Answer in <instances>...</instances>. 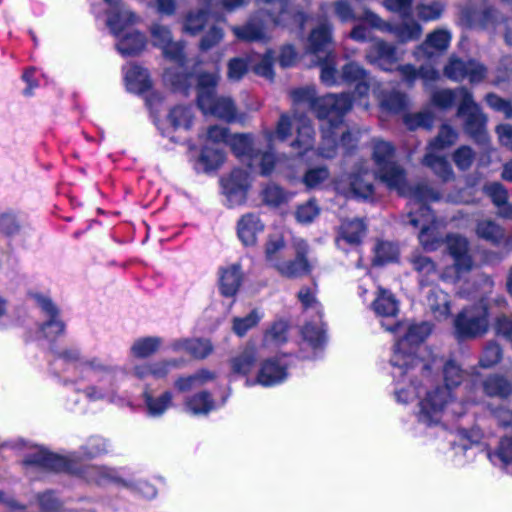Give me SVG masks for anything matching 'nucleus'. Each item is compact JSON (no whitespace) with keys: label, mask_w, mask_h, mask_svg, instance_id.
Segmentation results:
<instances>
[{"label":"nucleus","mask_w":512,"mask_h":512,"mask_svg":"<svg viewBox=\"0 0 512 512\" xmlns=\"http://www.w3.org/2000/svg\"><path fill=\"white\" fill-rule=\"evenodd\" d=\"M227 144L237 158L247 161L251 169L257 166L261 175H268L274 168L275 157L272 153H261L254 147L250 134H234L229 137Z\"/></svg>","instance_id":"9b49d317"},{"label":"nucleus","mask_w":512,"mask_h":512,"mask_svg":"<svg viewBox=\"0 0 512 512\" xmlns=\"http://www.w3.org/2000/svg\"><path fill=\"white\" fill-rule=\"evenodd\" d=\"M215 378L214 372L202 369L194 374L178 377L174 381V388L179 393H186L212 382Z\"/></svg>","instance_id":"f704fd0d"},{"label":"nucleus","mask_w":512,"mask_h":512,"mask_svg":"<svg viewBox=\"0 0 512 512\" xmlns=\"http://www.w3.org/2000/svg\"><path fill=\"white\" fill-rule=\"evenodd\" d=\"M303 343L313 350L311 354H304L303 358H312L316 356V351L322 348L325 343L326 337L323 329V324L320 320L307 323L302 329Z\"/></svg>","instance_id":"c9c22d12"},{"label":"nucleus","mask_w":512,"mask_h":512,"mask_svg":"<svg viewBox=\"0 0 512 512\" xmlns=\"http://www.w3.org/2000/svg\"><path fill=\"white\" fill-rule=\"evenodd\" d=\"M296 131V138L291 143V147L298 151L299 154H304L314 147L315 131L311 125V121L302 115L294 114L291 118L287 114L281 115L275 132H267L266 138L269 143L274 139L280 141L287 140Z\"/></svg>","instance_id":"9d476101"},{"label":"nucleus","mask_w":512,"mask_h":512,"mask_svg":"<svg viewBox=\"0 0 512 512\" xmlns=\"http://www.w3.org/2000/svg\"><path fill=\"white\" fill-rule=\"evenodd\" d=\"M294 105L307 104L317 115L321 123L322 143L318 154L324 158H333L341 145L352 149L358 141V133L346 129L344 115L351 109L352 100L348 94H328L316 98L313 87H302L291 91Z\"/></svg>","instance_id":"7ed1b4c3"},{"label":"nucleus","mask_w":512,"mask_h":512,"mask_svg":"<svg viewBox=\"0 0 512 512\" xmlns=\"http://www.w3.org/2000/svg\"><path fill=\"white\" fill-rule=\"evenodd\" d=\"M34 462L54 471L75 472L71 465V462L67 458L61 457L50 452L41 451Z\"/></svg>","instance_id":"09e8293b"},{"label":"nucleus","mask_w":512,"mask_h":512,"mask_svg":"<svg viewBox=\"0 0 512 512\" xmlns=\"http://www.w3.org/2000/svg\"><path fill=\"white\" fill-rule=\"evenodd\" d=\"M244 280L245 274L239 262L229 263L218 269V287L224 297H235Z\"/></svg>","instance_id":"5701e85b"},{"label":"nucleus","mask_w":512,"mask_h":512,"mask_svg":"<svg viewBox=\"0 0 512 512\" xmlns=\"http://www.w3.org/2000/svg\"><path fill=\"white\" fill-rule=\"evenodd\" d=\"M215 409V401L207 391L188 395L183 401V410L193 416H205Z\"/></svg>","instance_id":"72a5a7b5"},{"label":"nucleus","mask_w":512,"mask_h":512,"mask_svg":"<svg viewBox=\"0 0 512 512\" xmlns=\"http://www.w3.org/2000/svg\"><path fill=\"white\" fill-rule=\"evenodd\" d=\"M164 341L158 336L140 337L130 346V354L134 358L145 359L157 353Z\"/></svg>","instance_id":"ea45409f"},{"label":"nucleus","mask_w":512,"mask_h":512,"mask_svg":"<svg viewBox=\"0 0 512 512\" xmlns=\"http://www.w3.org/2000/svg\"><path fill=\"white\" fill-rule=\"evenodd\" d=\"M336 189L346 197L371 198L374 189L371 183V174L367 168V162H360L345 180L341 179L338 181Z\"/></svg>","instance_id":"4468645a"},{"label":"nucleus","mask_w":512,"mask_h":512,"mask_svg":"<svg viewBox=\"0 0 512 512\" xmlns=\"http://www.w3.org/2000/svg\"><path fill=\"white\" fill-rule=\"evenodd\" d=\"M174 351H185L195 358H205L212 352V345L206 339H178L172 342Z\"/></svg>","instance_id":"4c0bfd02"},{"label":"nucleus","mask_w":512,"mask_h":512,"mask_svg":"<svg viewBox=\"0 0 512 512\" xmlns=\"http://www.w3.org/2000/svg\"><path fill=\"white\" fill-rule=\"evenodd\" d=\"M393 159L394 148L392 145L382 140H375L373 144L375 175L389 189L409 197L408 223L421 229L419 240L424 249L434 251L440 246V237L436 231L435 217L427 204L438 201L440 195L426 185L411 188L406 182L404 170Z\"/></svg>","instance_id":"f03ea898"},{"label":"nucleus","mask_w":512,"mask_h":512,"mask_svg":"<svg viewBox=\"0 0 512 512\" xmlns=\"http://www.w3.org/2000/svg\"><path fill=\"white\" fill-rule=\"evenodd\" d=\"M458 138V133L450 125L441 126L437 137L429 143L427 150L439 151L453 145Z\"/></svg>","instance_id":"3c124183"},{"label":"nucleus","mask_w":512,"mask_h":512,"mask_svg":"<svg viewBox=\"0 0 512 512\" xmlns=\"http://www.w3.org/2000/svg\"><path fill=\"white\" fill-rule=\"evenodd\" d=\"M365 231V224L360 219L343 222L337 238L338 247L342 248L344 242L350 245H358L365 235Z\"/></svg>","instance_id":"e433bc0d"},{"label":"nucleus","mask_w":512,"mask_h":512,"mask_svg":"<svg viewBox=\"0 0 512 512\" xmlns=\"http://www.w3.org/2000/svg\"><path fill=\"white\" fill-rule=\"evenodd\" d=\"M263 230L264 224L252 213L243 215L237 222V236L245 246H254Z\"/></svg>","instance_id":"7c9ffc66"},{"label":"nucleus","mask_w":512,"mask_h":512,"mask_svg":"<svg viewBox=\"0 0 512 512\" xmlns=\"http://www.w3.org/2000/svg\"><path fill=\"white\" fill-rule=\"evenodd\" d=\"M249 65L255 74L265 77L269 80L273 79V55L271 51H267L264 55H252L249 57Z\"/></svg>","instance_id":"8fccbe9b"},{"label":"nucleus","mask_w":512,"mask_h":512,"mask_svg":"<svg viewBox=\"0 0 512 512\" xmlns=\"http://www.w3.org/2000/svg\"><path fill=\"white\" fill-rule=\"evenodd\" d=\"M364 20L372 27L379 29L382 32H389L394 34L400 42H408L417 40L422 34L421 26L412 19H404L399 25H392L383 21L380 17L371 11H365Z\"/></svg>","instance_id":"a211bd4d"},{"label":"nucleus","mask_w":512,"mask_h":512,"mask_svg":"<svg viewBox=\"0 0 512 512\" xmlns=\"http://www.w3.org/2000/svg\"><path fill=\"white\" fill-rule=\"evenodd\" d=\"M332 27L328 23H323L313 29L309 38L307 50L316 58L312 62L321 66V80L324 84L331 86L339 82V76L336 70L335 55L329 50L331 44Z\"/></svg>","instance_id":"1a4fd4ad"},{"label":"nucleus","mask_w":512,"mask_h":512,"mask_svg":"<svg viewBox=\"0 0 512 512\" xmlns=\"http://www.w3.org/2000/svg\"><path fill=\"white\" fill-rule=\"evenodd\" d=\"M83 477L88 481L95 482L100 485L108 483H119L124 487L137 490L145 498H153L156 495V489L153 485L146 481H138L135 486L127 482L118 475V473L107 467L87 466L82 472Z\"/></svg>","instance_id":"2eb2a0df"},{"label":"nucleus","mask_w":512,"mask_h":512,"mask_svg":"<svg viewBox=\"0 0 512 512\" xmlns=\"http://www.w3.org/2000/svg\"><path fill=\"white\" fill-rule=\"evenodd\" d=\"M124 79L127 89L134 93H142L150 87L148 71L138 65H128Z\"/></svg>","instance_id":"58836bf2"},{"label":"nucleus","mask_w":512,"mask_h":512,"mask_svg":"<svg viewBox=\"0 0 512 512\" xmlns=\"http://www.w3.org/2000/svg\"><path fill=\"white\" fill-rule=\"evenodd\" d=\"M224 159L225 155L220 149L204 144L198 163L203 171L209 172L219 168Z\"/></svg>","instance_id":"de8ad7c7"},{"label":"nucleus","mask_w":512,"mask_h":512,"mask_svg":"<svg viewBox=\"0 0 512 512\" xmlns=\"http://www.w3.org/2000/svg\"><path fill=\"white\" fill-rule=\"evenodd\" d=\"M250 185V175L242 169H235L222 179V187L231 206L239 205L246 199Z\"/></svg>","instance_id":"b1692460"},{"label":"nucleus","mask_w":512,"mask_h":512,"mask_svg":"<svg viewBox=\"0 0 512 512\" xmlns=\"http://www.w3.org/2000/svg\"><path fill=\"white\" fill-rule=\"evenodd\" d=\"M486 394L490 397L504 398L512 393V384L504 377L494 375L488 377L482 385V389L470 387L467 396L466 403L476 404L481 401L480 394Z\"/></svg>","instance_id":"393cba45"},{"label":"nucleus","mask_w":512,"mask_h":512,"mask_svg":"<svg viewBox=\"0 0 512 512\" xmlns=\"http://www.w3.org/2000/svg\"><path fill=\"white\" fill-rule=\"evenodd\" d=\"M293 246L296 252V258L287 261L280 260L274 267L281 275L288 278H296L310 271V266L306 259L308 252L307 242L301 238H296L293 241Z\"/></svg>","instance_id":"4be33fe9"},{"label":"nucleus","mask_w":512,"mask_h":512,"mask_svg":"<svg viewBox=\"0 0 512 512\" xmlns=\"http://www.w3.org/2000/svg\"><path fill=\"white\" fill-rule=\"evenodd\" d=\"M231 135L228 133V129L221 125L210 126L201 138L204 140V144L208 146L217 145L220 143H226Z\"/></svg>","instance_id":"4d7b16f0"},{"label":"nucleus","mask_w":512,"mask_h":512,"mask_svg":"<svg viewBox=\"0 0 512 512\" xmlns=\"http://www.w3.org/2000/svg\"><path fill=\"white\" fill-rule=\"evenodd\" d=\"M151 42L162 51L163 56L183 69L186 58L184 46L180 41H174L169 27L154 23L149 28Z\"/></svg>","instance_id":"ddd939ff"},{"label":"nucleus","mask_w":512,"mask_h":512,"mask_svg":"<svg viewBox=\"0 0 512 512\" xmlns=\"http://www.w3.org/2000/svg\"><path fill=\"white\" fill-rule=\"evenodd\" d=\"M371 64L378 65L383 70H391L393 64L400 60L396 47L383 40H376L366 54Z\"/></svg>","instance_id":"c85d7f7f"},{"label":"nucleus","mask_w":512,"mask_h":512,"mask_svg":"<svg viewBox=\"0 0 512 512\" xmlns=\"http://www.w3.org/2000/svg\"><path fill=\"white\" fill-rule=\"evenodd\" d=\"M502 357V350L495 342H489L482 353L480 358V365L485 368L492 367L497 364Z\"/></svg>","instance_id":"0e129e2a"},{"label":"nucleus","mask_w":512,"mask_h":512,"mask_svg":"<svg viewBox=\"0 0 512 512\" xmlns=\"http://www.w3.org/2000/svg\"><path fill=\"white\" fill-rule=\"evenodd\" d=\"M404 122L409 129H416L418 127L430 128L433 124V117L428 112L407 114L404 117Z\"/></svg>","instance_id":"69168bd1"},{"label":"nucleus","mask_w":512,"mask_h":512,"mask_svg":"<svg viewBox=\"0 0 512 512\" xmlns=\"http://www.w3.org/2000/svg\"><path fill=\"white\" fill-rule=\"evenodd\" d=\"M284 246L285 243L281 236H273L268 239L265 246V256L267 262L272 267H275V264L280 262L279 252L283 250Z\"/></svg>","instance_id":"bf43d9fd"},{"label":"nucleus","mask_w":512,"mask_h":512,"mask_svg":"<svg viewBox=\"0 0 512 512\" xmlns=\"http://www.w3.org/2000/svg\"><path fill=\"white\" fill-rule=\"evenodd\" d=\"M443 5L440 2L417 6V15L424 21L436 20L441 16Z\"/></svg>","instance_id":"338daca9"},{"label":"nucleus","mask_w":512,"mask_h":512,"mask_svg":"<svg viewBox=\"0 0 512 512\" xmlns=\"http://www.w3.org/2000/svg\"><path fill=\"white\" fill-rule=\"evenodd\" d=\"M61 360L66 362L80 375L87 377L110 376L115 368L99 358L85 359L81 357L77 349H68L61 355Z\"/></svg>","instance_id":"dca6fc26"},{"label":"nucleus","mask_w":512,"mask_h":512,"mask_svg":"<svg viewBox=\"0 0 512 512\" xmlns=\"http://www.w3.org/2000/svg\"><path fill=\"white\" fill-rule=\"evenodd\" d=\"M329 178V171L326 167H316L309 169L304 177L303 182L307 188H318Z\"/></svg>","instance_id":"e2e57ef3"},{"label":"nucleus","mask_w":512,"mask_h":512,"mask_svg":"<svg viewBox=\"0 0 512 512\" xmlns=\"http://www.w3.org/2000/svg\"><path fill=\"white\" fill-rule=\"evenodd\" d=\"M375 314L381 318L382 327L394 334L395 344L391 356L392 376L400 377L404 374V367L411 364L412 369L420 364L412 354L415 351L423 350L430 354L422 343L431 333V325L427 322H414L403 320L390 323L391 319L399 312L398 302L393 294L385 289L379 288L376 299L372 303Z\"/></svg>","instance_id":"20e7f679"},{"label":"nucleus","mask_w":512,"mask_h":512,"mask_svg":"<svg viewBox=\"0 0 512 512\" xmlns=\"http://www.w3.org/2000/svg\"><path fill=\"white\" fill-rule=\"evenodd\" d=\"M460 99L458 116L465 118V131L477 142L486 143L485 132L486 117L479 106L474 102L472 93L465 87L456 90L442 89L433 93L432 101L441 108L450 107L455 99Z\"/></svg>","instance_id":"423d86ee"},{"label":"nucleus","mask_w":512,"mask_h":512,"mask_svg":"<svg viewBox=\"0 0 512 512\" xmlns=\"http://www.w3.org/2000/svg\"><path fill=\"white\" fill-rule=\"evenodd\" d=\"M474 160V152L468 146L459 147L453 154V161L455 165L461 169H468Z\"/></svg>","instance_id":"774afa93"},{"label":"nucleus","mask_w":512,"mask_h":512,"mask_svg":"<svg viewBox=\"0 0 512 512\" xmlns=\"http://www.w3.org/2000/svg\"><path fill=\"white\" fill-rule=\"evenodd\" d=\"M411 264L413 265V268L419 273L421 276V284L424 283V278H427L428 280H434L437 278V270L434 262L420 254L413 255L411 258Z\"/></svg>","instance_id":"603ef678"},{"label":"nucleus","mask_w":512,"mask_h":512,"mask_svg":"<svg viewBox=\"0 0 512 512\" xmlns=\"http://www.w3.org/2000/svg\"><path fill=\"white\" fill-rule=\"evenodd\" d=\"M320 213V209L315 201L310 200L299 205L295 211L296 220L302 224L311 223Z\"/></svg>","instance_id":"680f3d73"},{"label":"nucleus","mask_w":512,"mask_h":512,"mask_svg":"<svg viewBox=\"0 0 512 512\" xmlns=\"http://www.w3.org/2000/svg\"><path fill=\"white\" fill-rule=\"evenodd\" d=\"M143 401L147 415L158 418L174 406V393L171 390H165L158 395H153L146 389L143 392Z\"/></svg>","instance_id":"2f4dec72"},{"label":"nucleus","mask_w":512,"mask_h":512,"mask_svg":"<svg viewBox=\"0 0 512 512\" xmlns=\"http://www.w3.org/2000/svg\"><path fill=\"white\" fill-rule=\"evenodd\" d=\"M256 359V348L253 345L246 346L230 360L231 369L236 374L247 376L254 368Z\"/></svg>","instance_id":"a19ab883"},{"label":"nucleus","mask_w":512,"mask_h":512,"mask_svg":"<svg viewBox=\"0 0 512 512\" xmlns=\"http://www.w3.org/2000/svg\"><path fill=\"white\" fill-rule=\"evenodd\" d=\"M288 377L287 363L283 358H269L264 360L258 369L255 379L247 378L245 385H261L271 387L284 382Z\"/></svg>","instance_id":"6ab92c4d"},{"label":"nucleus","mask_w":512,"mask_h":512,"mask_svg":"<svg viewBox=\"0 0 512 512\" xmlns=\"http://www.w3.org/2000/svg\"><path fill=\"white\" fill-rule=\"evenodd\" d=\"M193 111L189 106H175L170 110L167 121L171 128L177 130H188L193 122Z\"/></svg>","instance_id":"49530a36"},{"label":"nucleus","mask_w":512,"mask_h":512,"mask_svg":"<svg viewBox=\"0 0 512 512\" xmlns=\"http://www.w3.org/2000/svg\"><path fill=\"white\" fill-rule=\"evenodd\" d=\"M208 22V13L200 10L197 13H189L184 22V30L192 35L197 34Z\"/></svg>","instance_id":"13d9d810"},{"label":"nucleus","mask_w":512,"mask_h":512,"mask_svg":"<svg viewBox=\"0 0 512 512\" xmlns=\"http://www.w3.org/2000/svg\"><path fill=\"white\" fill-rule=\"evenodd\" d=\"M426 306L436 320L447 319L450 315L449 296L438 287L430 288L426 292Z\"/></svg>","instance_id":"473e14b6"},{"label":"nucleus","mask_w":512,"mask_h":512,"mask_svg":"<svg viewBox=\"0 0 512 512\" xmlns=\"http://www.w3.org/2000/svg\"><path fill=\"white\" fill-rule=\"evenodd\" d=\"M457 338H474L484 334L488 329L487 308L482 303L463 309L454 319Z\"/></svg>","instance_id":"f8f14e48"},{"label":"nucleus","mask_w":512,"mask_h":512,"mask_svg":"<svg viewBox=\"0 0 512 512\" xmlns=\"http://www.w3.org/2000/svg\"><path fill=\"white\" fill-rule=\"evenodd\" d=\"M444 75L452 81L459 82L467 78L471 84H477L485 79L487 69L476 60L464 61L451 56L444 67Z\"/></svg>","instance_id":"f3484780"},{"label":"nucleus","mask_w":512,"mask_h":512,"mask_svg":"<svg viewBox=\"0 0 512 512\" xmlns=\"http://www.w3.org/2000/svg\"><path fill=\"white\" fill-rule=\"evenodd\" d=\"M423 350L415 351L412 355L420 362L414 369L411 364L404 367V374L394 378L395 396L400 403H407L414 397H419L418 421L426 426L438 425L444 413L453 415L464 414L469 403L453 399V390L465 379L466 371L454 360H447L442 366V379L444 386H436L426 389L432 384V368L439 367L442 363L432 352Z\"/></svg>","instance_id":"f257e3e1"},{"label":"nucleus","mask_w":512,"mask_h":512,"mask_svg":"<svg viewBox=\"0 0 512 512\" xmlns=\"http://www.w3.org/2000/svg\"><path fill=\"white\" fill-rule=\"evenodd\" d=\"M341 80L347 83H355L354 101L359 100L364 109H368L369 103L366 100L371 79L367 72L357 63L351 62L342 68Z\"/></svg>","instance_id":"412c9836"},{"label":"nucleus","mask_w":512,"mask_h":512,"mask_svg":"<svg viewBox=\"0 0 512 512\" xmlns=\"http://www.w3.org/2000/svg\"><path fill=\"white\" fill-rule=\"evenodd\" d=\"M288 324L284 320L275 321L264 335L267 344L279 345L287 340Z\"/></svg>","instance_id":"5fc2aeb1"},{"label":"nucleus","mask_w":512,"mask_h":512,"mask_svg":"<svg viewBox=\"0 0 512 512\" xmlns=\"http://www.w3.org/2000/svg\"><path fill=\"white\" fill-rule=\"evenodd\" d=\"M151 377L155 379H163L165 378L172 369L178 368L180 366V362L175 359H162L157 361H151Z\"/></svg>","instance_id":"052dcab7"},{"label":"nucleus","mask_w":512,"mask_h":512,"mask_svg":"<svg viewBox=\"0 0 512 512\" xmlns=\"http://www.w3.org/2000/svg\"><path fill=\"white\" fill-rule=\"evenodd\" d=\"M139 21L140 17L130 10H121L105 20L106 26L116 38V48L123 56L137 55L146 46L145 35L132 27Z\"/></svg>","instance_id":"6e6552de"},{"label":"nucleus","mask_w":512,"mask_h":512,"mask_svg":"<svg viewBox=\"0 0 512 512\" xmlns=\"http://www.w3.org/2000/svg\"><path fill=\"white\" fill-rule=\"evenodd\" d=\"M78 392H81L84 397L89 401H108L110 403L126 406L130 405V400L126 396L119 395L112 383L109 387L106 386V382L101 380L97 385H90L85 388H77Z\"/></svg>","instance_id":"cd10ccee"},{"label":"nucleus","mask_w":512,"mask_h":512,"mask_svg":"<svg viewBox=\"0 0 512 512\" xmlns=\"http://www.w3.org/2000/svg\"><path fill=\"white\" fill-rule=\"evenodd\" d=\"M398 248L396 245L390 242H380L375 248V259L376 264H385L396 261L398 258Z\"/></svg>","instance_id":"6e6d98bb"},{"label":"nucleus","mask_w":512,"mask_h":512,"mask_svg":"<svg viewBox=\"0 0 512 512\" xmlns=\"http://www.w3.org/2000/svg\"><path fill=\"white\" fill-rule=\"evenodd\" d=\"M0 505H3L8 512H56L58 509V501L51 492L37 495L35 501L28 507L18 505L13 499L0 492Z\"/></svg>","instance_id":"a878e982"},{"label":"nucleus","mask_w":512,"mask_h":512,"mask_svg":"<svg viewBox=\"0 0 512 512\" xmlns=\"http://www.w3.org/2000/svg\"><path fill=\"white\" fill-rule=\"evenodd\" d=\"M476 235L492 244H499L505 236L504 229L490 219L480 220L476 224Z\"/></svg>","instance_id":"c03bdc74"},{"label":"nucleus","mask_w":512,"mask_h":512,"mask_svg":"<svg viewBox=\"0 0 512 512\" xmlns=\"http://www.w3.org/2000/svg\"><path fill=\"white\" fill-rule=\"evenodd\" d=\"M36 300L38 306L42 309V311H44L50 317V320L40 327V335L38 337L43 336L47 339L52 340L63 333L64 323L60 319H58L56 315V307L54 306L50 299L44 296H37Z\"/></svg>","instance_id":"c756f323"},{"label":"nucleus","mask_w":512,"mask_h":512,"mask_svg":"<svg viewBox=\"0 0 512 512\" xmlns=\"http://www.w3.org/2000/svg\"><path fill=\"white\" fill-rule=\"evenodd\" d=\"M451 34L444 29H438L430 33L425 42L415 50L417 60H432L444 52L450 44Z\"/></svg>","instance_id":"bb28decb"},{"label":"nucleus","mask_w":512,"mask_h":512,"mask_svg":"<svg viewBox=\"0 0 512 512\" xmlns=\"http://www.w3.org/2000/svg\"><path fill=\"white\" fill-rule=\"evenodd\" d=\"M437 151L428 150L423 159V163L431 168L434 173L443 181H449L454 178V173L451 165L445 157L438 156Z\"/></svg>","instance_id":"37998d69"},{"label":"nucleus","mask_w":512,"mask_h":512,"mask_svg":"<svg viewBox=\"0 0 512 512\" xmlns=\"http://www.w3.org/2000/svg\"><path fill=\"white\" fill-rule=\"evenodd\" d=\"M447 249L454 260L453 270L455 271L454 281H458L462 274L467 273L473 266L472 258L468 252L469 242L467 238L451 234L446 239Z\"/></svg>","instance_id":"aec40b11"},{"label":"nucleus","mask_w":512,"mask_h":512,"mask_svg":"<svg viewBox=\"0 0 512 512\" xmlns=\"http://www.w3.org/2000/svg\"><path fill=\"white\" fill-rule=\"evenodd\" d=\"M219 79L218 71L197 76V104L203 114L232 122L236 119L237 109L230 97L216 94Z\"/></svg>","instance_id":"0eeeda50"},{"label":"nucleus","mask_w":512,"mask_h":512,"mask_svg":"<svg viewBox=\"0 0 512 512\" xmlns=\"http://www.w3.org/2000/svg\"><path fill=\"white\" fill-rule=\"evenodd\" d=\"M488 457L495 465H507L512 463V437H505L500 441L494 453L488 452Z\"/></svg>","instance_id":"864d4df0"},{"label":"nucleus","mask_w":512,"mask_h":512,"mask_svg":"<svg viewBox=\"0 0 512 512\" xmlns=\"http://www.w3.org/2000/svg\"><path fill=\"white\" fill-rule=\"evenodd\" d=\"M398 70L405 78V80L410 83L414 82L419 77L427 85L428 83L434 82L439 78L438 71L431 66H422L419 70H417L413 65L407 64L399 66Z\"/></svg>","instance_id":"a18cd8bd"},{"label":"nucleus","mask_w":512,"mask_h":512,"mask_svg":"<svg viewBox=\"0 0 512 512\" xmlns=\"http://www.w3.org/2000/svg\"><path fill=\"white\" fill-rule=\"evenodd\" d=\"M259 11L243 26H233L235 36L243 41H267L271 26H303L306 16L289 0H258Z\"/></svg>","instance_id":"39448f33"},{"label":"nucleus","mask_w":512,"mask_h":512,"mask_svg":"<svg viewBox=\"0 0 512 512\" xmlns=\"http://www.w3.org/2000/svg\"><path fill=\"white\" fill-rule=\"evenodd\" d=\"M264 317L260 308L252 309L247 315L232 319V331L239 337H243L248 331L255 328Z\"/></svg>","instance_id":"79ce46f5"}]
</instances>
